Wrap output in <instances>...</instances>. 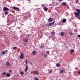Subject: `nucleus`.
Wrapping results in <instances>:
<instances>
[{"label":"nucleus","instance_id":"obj_13","mask_svg":"<svg viewBox=\"0 0 80 80\" xmlns=\"http://www.w3.org/2000/svg\"><path fill=\"white\" fill-rule=\"evenodd\" d=\"M27 70H28V66H27V65L25 69V70L24 71L25 72H26L27 71Z\"/></svg>","mask_w":80,"mask_h":80},{"label":"nucleus","instance_id":"obj_20","mask_svg":"<svg viewBox=\"0 0 80 80\" xmlns=\"http://www.w3.org/2000/svg\"><path fill=\"white\" fill-rule=\"evenodd\" d=\"M8 13H9V12L7 11H5V14L6 15H8Z\"/></svg>","mask_w":80,"mask_h":80},{"label":"nucleus","instance_id":"obj_10","mask_svg":"<svg viewBox=\"0 0 80 80\" xmlns=\"http://www.w3.org/2000/svg\"><path fill=\"white\" fill-rule=\"evenodd\" d=\"M43 10H44V11L46 12L48 10V8H47V7H44L43 8Z\"/></svg>","mask_w":80,"mask_h":80},{"label":"nucleus","instance_id":"obj_6","mask_svg":"<svg viewBox=\"0 0 80 80\" xmlns=\"http://www.w3.org/2000/svg\"><path fill=\"white\" fill-rule=\"evenodd\" d=\"M52 22V18H50L49 19H48V22L49 23V22Z\"/></svg>","mask_w":80,"mask_h":80},{"label":"nucleus","instance_id":"obj_32","mask_svg":"<svg viewBox=\"0 0 80 80\" xmlns=\"http://www.w3.org/2000/svg\"><path fill=\"white\" fill-rule=\"evenodd\" d=\"M52 70L51 71L49 72V73H50V74H51V73H52Z\"/></svg>","mask_w":80,"mask_h":80},{"label":"nucleus","instance_id":"obj_1","mask_svg":"<svg viewBox=\"0 0 80 80\" xmlns=\"http://www.w3.org/2000/svg\"><path fill=\"white\" fill-rule=\"evenodd\" d=\"M13 9V10H16L17 11H18V12H19V11H20V8H17L15 7H12Z\"/></svg>","mask_w":80,"mask_h":80},{"label":"nucleus","instance_id":"obj_25","mask_svg":"<svg viewBox=\"0 0 80 80\" xmlns=\"http://www.w3.org/2000/svg\"><path fill=\"white\" fill-rule=\"evenodd\" d=\"M13 49H14V50H17V47H14L13 48Z\"/></svg>","mask_w":80,"mask_h":80},{"label":"nucleus","instance_id":"obj_3","mask_svg":"<svg viewBox=\"0 0 80 80\" xmlns=\"http://www.w3.org/2000/svg\"><path fill=\"white\" fill-rule=\"evenodd\" d=\"M54 23H55V21H53V22L49 23L48 24H47V25H48V27H50V26H52V25H53Z\"/></svg>","mask_w":80,"mask_h":80},{"label":"nucleus","instance_id":"obj_40","mask_svg":"<svg viewBox=\"0 0 80 80\" xmlns=\"http://www.w3.org/2000/svg\"><path fill=\"white\" fill-rule=\"evenodd\" d=\"M13 22V21H12V22Z\"/></svg>","mask_w":80,"mask_h":80},{"label":"nucleus","instance_id":"obj_39","mask_svg":"<svg viewBox=\"0 0 80 80\" xmlns=\"http://www.w3.org/2000/svg\"><path fill=\"white\" fill-rule=\"evenodd\" d=\"M63 0H59V1H62Z\"/></svg>","mask_w":80,"mask_h":80},{"label":"nucleus","instance_id":"obj_24","mask_svg":"<svg viewBox=\"0 0 80 80\" xmlns=\"http://www.w3.org/2000/svg\"><path fill=\"white\" fill-rule=\"evenodd\" d=\"M56 66L57 67H59V66H60V64H59L58 63L57 64Z\"/></svg>","mask_w":80,"mask_h":80},{"label":"nucleus","instance_id":"obj_26","mask_svg":"<svg viewBox=\"0 0 80 80\" xmlns=\"http://www.w3.org/2000/svg\"><path fill=\"white\" fill-rule=\"evenodd\" d=\"M52 35H55V32L54 31L52 32Z\"/></svg>","mask_w":80,"mask_h":80},{"label":"nucleus","instance_id":"obj_21","mask_svg":"<svg viewBox=\"0 0 80 80\" xmlns=\"http://www.w3.org/2000/svg\"><path fill=\"white\" fill-rule=\"evenodd\" d=\"M64 35V33L63 32H62L61 33V36H62L63 37V36Z\"/></svg>","mask_w":80,"mask_h":80},{"label":"nucleus","instance_id":"obj_12","mask_svg":"<svg viewBox=\"0 0 80 80\" xmlns=\"http://www.w3.org/2000/svg\"><path fill=\"white\" fill-rule=\"evenodd\" d=\"M62 5H63L64 6H66L67 5V3H66V2H62Z\"/></svg>","mask_w":80,"mask_h":80},{"label":"nucleus","instance_id":"obj_38","mask_svg":"<svg viewBox=\"0 0 80 80\" xmlns=\"http://www.w3.org/2000/svg\"><path fill=\"white\" fill-rule=\"evenodd\" d=\"M78 37L79 38H80V35H78Z\"/></svg>","mask_w":80,"mask_h":80},{"label":"nucleus","instance_id":"obj_30","mask_svg":"<svg viewBox=\"0 0 80 80\" xmlns=\"http://www.w3.org/2000/svg\"><path fill=\"white\" fill-rule=\"evenodd\" d=\"M77 17L78 19H79V20H80V16H78Z\"/></svg>","mask_w":80,"mask_h":80},{"label":"nucleus","instance_id":"obj_27","mask_svg":"<svg viewBox=\"0 0 80 80\" xmlns=\"http://www.w3.org/2000/svg\"><path fill=\"white\" fill-rule=\"evenodd\" d=\"M60 72L61 73H63V69H62V70H61Z\"/></svg>","mask_w":80,"mask_h":80},{"label":"nucleus","instance_id":"obj_22","mask_svg":"<svg viewBox=\"0 0 80 80\" xmlns=\"http://www.w3.org/2000/svg\"><path fill=\"white\" fill-rule=\"evenodd\" d=\"M20 75H23V74H24V73H23V72H20Z\"/></svg>","mask_w":80,"mask_h":80},{"label":"nucleus","instance_id":"obj_36","mask_svg":"<svg viewBox=\"0 0 80 80\" xmlns=\"http://www.w3.org/2000/svg\"><path fill=\"white\" fill-rule=\"evenodd\" d=\"M9 72H10V73H12V71L11 70H10L9 71Z\"/></svg>","mask_w":80,"mask_h":80},{"label":"nucleus","instance_id":"obj_5","mask_svg":"<svg viewBox=\"0 0 80 80\" xmlns=\"http://www.w3.org/2000/svg\"><path fill=\"white\" fill-rule=\"evenodd\" d=\"M9 9L6 7H4L3 8V11H8Z\"/></svg>","mask_w":80,"mask_h":80},{"label":"nucleus","instance_id":"obj_37","mask_svg":"<svg viewBox=\"0 0 80 80\" xmlns=\"http://www.w3.org/2000/svg\"><path fill=\"white\" fill-rule=\"evenodd\" d=\"M78 74H79V75H80V71L78 72Z\"/></svg>","mask_w":80,"mask_h":80},{"label":"nucleus","instance_id":"obj_17","mask_svg":"<svg viewBox=\"0 0 80 80\" xmlns=\"http://www.w3.org/2000/svg\"><path fill=\"white\" fill-rule=\"evenodd\" d=\"M76 12H78L79 13H80V9H77L76 10Z\"/></svg>","mask_w":80,"mask_h":80},{"label":"nucleus","instance_id":"obj_31","mask_svg":"<svg viewBox=\"0 0 80 80\" xmlns=\"http://www.w3.org/2000/svg\"><path fill=\"white\" fill-rule=\"evenodd\" d=\"M76 4H77L78 3V0H76Z\"/></svg>","mask_w":80,"mask_h":80},{"label":"nucleus","instance_id":"obj_7","mask_svg":"<svg viewBox=\"0 0 80 80\" xmlns=\"http://www.w3.org/2000/svg\"><path fill=\"white\" fill-rule=\"evenodd\" d=\"M10 63L8 62H6V67H10Z\"/></svg>","mask_w":80,"mask_h":80},{"label":"nucleus","instance_id":"obj_9","mask_svg":"<svg viewBox=\"0 0 80 80\" xmlns=\"http://www.w3.org/2000/svg\"><path fill=\"white\" fill-rule=\"evenodd\" d=\"M20 59H23V53H22L21 55L20 56Z\"/></svg>","mask_w":80,"mask_h":80},{"label":"nucleus","instance_id":"obj_16","mask_svg":"<svg viewBox=\"0 0 80 80\" xmlns=\"http://www.w3.org/2000/svg\"><path fill=\"white\" fill-rule=\"evenodd\" d=\"M23 40L24 42H27V40L26 38H23Z\"/></svg>","mask_w":80,"mask_h":80},{"label":"nucleus","instance_id":"obj_18","mask_svg":"<svg viewBox=\"0 0 80 80\" xmlns=\"http://www.w3.org/2000/svg\"><path fill=\"white\" fill-rule=\"evenodd\" d=\"M67 21V20L66 19H63L62 20L63 23H65V22Z\"/></svg>","mask_w":80,"mask_h":80},{"label":"nucleus","instance_id":"obj_2","mask_svg":"<svg viewBox=\"0 0 80 80\" xmlns=\"http://www.w3.org/2000/svg\"><path fill=\"white\" fill-rule=\"evenodd\" d=\"M74 15L75 16V17H79L80 16V13H78V12H74Z\"/></svg>","mask_w":80,"mask_h":80},{"label":"nucleus","instance_id":"obj_14","mask_svg":"<svg viewBox=\"0 0 80 80\" xmlns=\"http://www.w3.org/2000/svg\"><path fill=\"white\" fill-rule=\"evenodd\" d=\"M32 54L33 55H35L36 54V51H34L32 52Z\"/></svg>","mask_w":80,"mask_h":80},{"label":"nucleus","instance_id":"obj_28","mask_svg":"<svg viewBox=\"0 0 80 80\" xmlns=\"http://www.w3.org/2000/svg\"><path fill=\"white\" fill-rule=\"evenodd\" d=\"M69 34L71 35H73V33H72V32H69Z\"/></svg>","mask_w":80,"mask_h":80},{"label":"nucleus","instance_id":"obj_35","mask_svg":"<svg viewBox=\"0 0 80 80\" xmlns=\"http://www.w3.org/2000/svg\"><path fill=\"white\" fill-rule=\"evenodd\" d=\"M47 53L48 54H49V51H47Z\"/></svg>","mask_w":80,"mask_h":80},{"label":"nucleus","instance_id":"obj_15","mask_svg":"<svg viewBox=\"0 0 80 80\" xmlns=\"http://www.w3.org/2000/svg\"><path fill=\"white\" fill-rule=\"evenodd\" d=\"M6 76L7 77H10V73H8L6 74Z\"/></svg>","mask_w":80,"mask_h":80},{"label":"nucleus","instance_id":"obj_11","mask_svg":"<svg viewBox=\"0 0 80 80\" xmlns=\"http://www.w3.org/2000/svg\"><path fill=\"white\" fill-rule=\"evenodd\" d=\"M74 50L71 49L70 50L71 54H72V53H74Z\"/></svg>","mask_w":80,"mask_h":80},{"label":"nucleus","instance_id":"obj_8","mask_svg":"<svg viewBox=\"0 0 80 80\" xmlns=\"http://www.w3.org/2000/svg\"><path fill=\"white\" fill-rule=\"evenodd\" d=\"M34 74H35V75H39V73H38V72L37 71H34Z\"/></svg>","mask_w":80,"mask_h":80},{"label":"nucleus","instance_id":"obj_23","mask_svg":"<svg viewBox=\"0 0 80 80\" xmlns=\"http://www.w3.org/2000/svg\"><path fill=\"white\" fill-rule=\"evenodd\" d=\"M44 58H47V54H45L44 55Z\"/></svg>","mask_w":80,"mask_h":80},{"label":"nucleus","instance_id":"obj_29","mask_svg":"<svg viewBox=\"0 0 80 80\" xmlns=\"http://www.w3.org/2000/svg\"><path fill=\"white\" fill-rule=\"evenodd\" d=\"M45 47L44 46H41V48H44Z\"/></svg>","mask_w":80,"mask_h":80},{"label":"nucleus","instance_id":"obj_33","mask_svg":"<svg viewBox=\"0 0 80 80\" xmlns=\"http://www.w3.org/2000/svg\"><path fill=\"white\" fill-rule=\"evenodd\" d=\"M26 65H27V64H28L27 60H26Z\"/></svg>","mask_w":80,"mask_h":80},{"label":"nucleus","instance_id":"obj_19","mask_svg":"<svg viewBox=\"0 0 80 80\" xmlns=\"http://www.w3.org/2000/svg\"><path fill=\"white\" fill-rule=\"evenodd\" d=\"M5 75H7V73L5 72H4L2 73V76H4Z\"/></svg>","mask_w":80,"mask_h":80},{"label":"nucleus","instance_id":"obj_34","mask_svg":"<svg viewBox=\"0 0 80 80\" xmlns=\"http://www.w3.org/2000/svg\"><path fill=\"white\" fill-rule=\"evenodd\" d=\"M35 80H39L38 78H35Z\"/></svg>","mask_w":80,"mask_h":80},{"label":"nucleus","instance_id":"obj_4","mask_svg":"<svg viewBox=\"0 0 80 80\" xmlns=\"http://www.w3.org/2000/svg\"><path fill=\"white\" fill-rule=\"evenodd\" d=\"M7 51H6L5 52L4 51H2L1 52V56H2V55H4L6 53H7Z\"/></svg>","mask_w":80,"mask_h":80}]
</instances>
